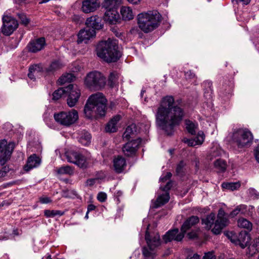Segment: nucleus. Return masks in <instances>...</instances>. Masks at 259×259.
<instances>
[{
	"label": "nucleus",
	"mask_w": 259,
	"mask_h": 259,
	"mask_svg": "<svg viewBox=\"0 0 259 259\" xmlns=\"http://www.w3.org/2000/svg\"><path fill=\"white\" fill-rule=\"evenodd\" d=\"M184 110L176 105L172 96L162 98L155 113L157 127L167 136L174 134L175 127L179 126L184 117Z\"/></svg>",
	"instance_id": "nucleus-1"
},
{
	"label": "nucleus",
	"mask_w": 259,
	"mask_h": 259,
	"mask_svg": "<svg viewBox=\"0 0 259 259\" xmlns=\"http://www.w3.org/2000/svg\"><path fill=\"white\" fill-rule=\"evenodd\" d=\"M107 100L104 95L100 92L92 94L87 100L84 108V113L88 119L105 116L106 111Z\"/></svg>",
	"instance_id": "nucleus-2"
},
{
	"label": "nucleus",
	"mask_w": 259,
	"mask_h": 259,
	"mask_svg": "<svg viewBox=\"0 0 259 259\" xmlns=\"http://www.w3.org/2000/svg\"><path fill=\"white\" fill-rule=\"evenodd\" d=\"M97 54L99 57L108 63L116 62L121 56L117 41L110 38L99 42L97 47Z\"/></svg>",
	"instance_id": "nucleus-3"
},
{
	"label": "nucleus",
	"mask_w": 259,
	"mask_h": 259,
	"mask_svg": "<svg viewBox=\"0 0 259 259\" xmlns=\"http://www.w3.org/2000/svg\"><path fill=\"white\" fill-rule=\"evenodd\" d=\"M139 27L145 33L150 32L160 25L161 16L157 11L141 13L137 16Z\"/></svg>",
	"instance_id": "nucleus-4"
},
{
	"label": "nucleus",
	"mask_w": 259,
	"mask_h": 259,
	"mask_svg": "<svg viewBox=\"0 0 259 259\" xmlns=\"http://www.w3.org/2000/svg\"><path fill=\"white\" fill-rule=\"evenodd\" d=\"M145 240L147 244L142 248V254L146 259H154L156 256V248L160 244V236L158 234L150 235L147 230Z\"/></svg>",
	"instance_id": "nucleus-5"
},
{
	"label": "nucleus",
	"mask_w": 259,
	"mask_h": 259,
	"mask_svg": "<svg viewBox=\"0 0 259 259\" xmlns=\"http://www.w3.org/2000/svg\"><path fill=\"white\" fill-rule=\"evenodd\" d=\"M85 83L91 90H100L106 84V78L101 73L95 71L88 74L85 79Z\"/></svg>",
	"instance_id": "nucleus-6"
},
{
	"label": "nucleus",
	"mask_w": 259,
	"mask_h": 259,
	"mask_svg": "<svg viewBox=\"0 0 259 259\" xmlns=\"http://www.w3.org/2000/svg\"><path fill=\"white\" fill-rule=\"evenodd\" d=\"M231 138L239 148H242L250 145L253 140V136L248 130L239 128L234 131Z\"/></svg>",
	"instance_id": "nucleus-7"
},
{
	"label": "nucleus",
	"mask_w": 259,
	"mask_h": 259,
	"mask_svg": "<svg viewBox=\"0 0 259 259\" xmlns=\"http://www.w3.org/2000/svg\"><path fill=\"white\" fill-rule=\"evenodd\" d=\"M56 121L59 124L69 126L75 123L78 118V112L74 109L66 112L62 111L54 114Z\"/></svg>",
	"instance_id": "nucleus-8"
},
{
	"label": "nucleus",
	"mask_w": 259,
	"mask_h": 259,
	"mask_svg": "<svg viewBox=\"0 0 259 259\" xmlns=\"http://www.w3.org/2000/svg\"><path fill=\"white\" fill-rule=\"evenodd\" d=\"M230 234L231 235L228 233L226 234L232 242L239 245L242 248L246 247L250 242V237L247 231H241L238 235L232 233H231Z\"/></svg>",
	"instance_id": "nucleus-9"
},
{
	"label": "nucleus",
	"mask_w": 259,
	"mask_h": 259,
	"mask_svg": "<svg viewBox=\"0 0 259 259\" xmlns=\"http://www.w3.org/2000/svg\"><path fill=\"white\" fill-rule=\"evenodd\" d=\"M14 147L15 144L13 142H10L8 144L5 140L0 141V163L1 165H4L10 158Z\"/></svg>",
	"instance_id": "nucleus-10"
},
{
	"label": "nucleus",
	"mask_w": 259,
	"mask_h": 259,
	"mask_svg": "<svg viewBox=\"0 0 259 259\" xmlns=\"http://www.w3.org/2000/svg\"><path fill=\"white\" fill-rule=\"evenodd\" d=\"M3 26L1 32L6 36H10L18 28L19 24L15 18L8 16L3 18Z\"/></svg>",
	"instance_id": "nucleus-11"
},
{
	"label": "nucleus",
	"mask_w": 259,
	"mask_h": 259,
	"mask_svg": "<svg viewBox=\"0 0 259 259\" xmlns=\"http://www.w3.org/2000/svg\"><path fill=\"white\" fill-rule=\"evenodd\" d=\"M66 94L68 95L67 103L70 107L75 105L80 96V91L77 85L70 84L66 87Z\"/></svg>",
	"instance_id": "nucleus-12"
},
{
	"label": "nucleus",
	"mask_w": 259,
	"mask_h": 259,
	"mask_svg": "<svg viewBox=\"0 0 259 259\" xmlns=\"http://www.w3.org/2000/svg\"><path fill=\"white\" fill-rule=\"evenodd\" d=\"M142 139L138 138L135 140L129 141L122 147V151L126 157H134L136 155L137 151L141 143Z\"/></svg>",
	"instance_id": "nucleus-13"
},
{
	"label": "nucleus",
	"mask_w": 259,
	"mask_h": 259,
	"mask_svg": "<svg viewBox=\"0 0 259 259\" xmlns=\"http://www.w3.org/2000/svg\"><path fill=\"white\" fill-rule=\"evenodd\" d=\"M224 211L220 209L218 214V219L214 223V226L211 230L212 232L215 235L220 234L222 229H223L228 224V219L224 217Z\"/></svg>",
	"instance_id": "nucleus-14"
},
{
	"label": "nucleus",
	"mask_w": 259,
	"mask_h": 259,
	"mask_svg": "<svg viewBox=\"0 0 259 259\" xmlns=\"http://www.w3.org/2000/svg\"><path fill=\"white\" fill-rule=\"evenodd\" d=\"M96 31L94 29L89 28L87 26L85 28L81 29L78 34L77 43L80 44L82 42L87 43L88 41L95 36Z\"/></svg>",
	"instance_id": "nucleus-15"
},
{
	"label": "nucleus",
	"mask_w": 259,
	"mask_h": 259,
	"mask_svg": "<svg viewBox=\"0 0 259 259\" xmlns=\"http://www.w3.org/2000/svg\"><path fill=\"white\" fill-rule=\"evenodd\" d=\"M184 237V235L181 232L179 233L178 229H174L168 231L163 236V240L165 243L172 240L177 241H181Z\"/></svg>",
	"instance_id": "nucleus-16"
},
{
	"label": "nucleus",
	"mask_w": 259,
	"mask_h": 259,
	"mask_svg": "<svg viewBox=\"0 0 259 259\" xmlns=\"http://www.w3.org/2000/svg\"><path fill=\"white\" fill-rule=\"evenodd\" d=\"M100 6L98 0H84L82 3L81 9L85 13L95 11Z\"/></svg>",
	"instance_id": "nucleus-17"
},
{
	"label": "nucleus",
	"mask_w": 259,
	"mask_h": 259,
	"mask_svg": "<svg viewBox=\"0 0 259 259\" xmlns=\"http://www.w3.org/2000/svg\"><path fill=\"white\" fill-rule=\"evenodd\" d=\"M85 25L95 31L99 30L102 28L103 24L102 23V19L97 15L91 16L87 18Z\"/></svg>",
	"instance_id": "nucleus-18"
},
{
	"label": "nucleus",
	"mask_w": 259,
	"mask_h": 259,
	"mask_svg": "<svg viewBox=\"0 0 259 259\" xmlns=\"http://www.w3.org/2000/svg\"><path fill=\"white\" fill-rule=\"evenodd\" d=\"M103 18L106 22L110 24H115L119 20V15L116 9L106 10Z\"/></svg>",
	"instance_id": "nucleus-19"
},
{
	"label": "nucleus",
	"mask_w": 259,
	"mask_h": 259,
	"mask_svg": "<svg viewBox=\"0 0 259 259\" xmlns=\"http://www.w3.org/2000/svg\"><path fill=\"white\" fill-rule=\"evenodd\" d=\"M46 45L44 37L39 38L35 40L31 41L28 46V50L32 53H36L41 50Z\"/></svg>",
	"instance_id": "nucleus-20"
},
{
	"label": "nucleus",
	"mask_w": 259,
	"mask_h": 259,
	"mask_svg": "<svg viewBox=\"0 0 259 259\" xmlns=\"http://www.w3.org/2000/svg\"><path fill=\"white\" fill-rule=\"evenodd\" d=\"M64 66V64L60 60H55L51 62L48 67H45V73L47 75L54 74Z\"/></svg>",
	"instance_id": "nucleus-21"
},
{
	"label": "nucleus",
	"mask_w": 259,
	"mask_h": 259,
	"mask_svg": "<svg viewBox=\"0 0 259 259\" xmlns=\"http://www.w3.org/2000/svg\"><path fill=\"white\" fill-rule=\"evenodd\" d=\"M40 163V158L36 154H33L28 158L27 163L24 166V169L25 171H28L30 169L39 166Z\"/></svg>",
	"instance_id": "nucleus-22"
},
{
	"label": "nucleus",
	"mask_w": 259,
	"mask_h": 259,
	"mask_svg": "<svg viewBox=\"0 0 259 259\" xmlns=\"http://www.w3.org/2000/svg\"><path fill=\"white\" fill-rule=\"evenodd\" d=\"M199 222V219L197 216L192 215L188 218L182 225L181 228V231L183 234L189 230L192 226H194Z\"/></svg>",
	"instance_id": "nucleus-23"
},
{
	"label": "nucleus",
	"mask_w": 259,
	"mask_h": 259,
	"mask_svg": "<svg viewBox=\"0 0 259 259\" xmlns=\"http://www.w3.org/2000/svg\"><path fill=\"white\" fill-rule=\"evenodd\" d=\"M126 166L125 159L122 156H118L113 160V166L116 173L120 174L123 171Z\"/></svg>",
	"instance_id": "nucleus-24"
},
{
	"label": "nucleus",
	"mask_w": 259,
	"mask_h": 259,
	"mask_svg": "<svg viewBox=\"0 0 259 259\" xmlns=\"http://www.w3.org/2000/svg\"><path fill=\"white\" fill-rule=\"evenodd\" d=\"M121 116L120 115H116L113 117L107 124L105 127L106 131L109 133H114L116 132L117 123L120 120Z\"/></svg>",
	"instance_id": "nucleus-25"
},
{
	"label": "nucleus",
	"mask_w": 259,
	"mask_h": 259,
	"mask_svg": "<svg viewBox=\"0 0 259 259\" xmlns=\"http://www.w3.org/2000/svg\"><path fill=\"white\" fill-rule=\"evenodd\" d=\"M75 159L74 164L78 165L79 167L84 168L88 166L85 157L78 153H74L72 155Z\"/></svg>",
	"instance_id": "nucleus-26"
},
{
	"label": "nucleus",
	"mask_w": 259,
	"mask_h": 259,
	"mask_svg": "<svg viewBox=\"0 0 259 259\" xmlns=\"http://www.w3.org/2000/svg\"><path fill=\"white\" fill-rule=\"evenodd\" d=\"M78 141L84 146H88L91 142V135L87 131H81L79 134Z\"/></svg>",
	"instance_id": "nucleus-27"
},
{
	"label": "nucleus",
	"mask_w": 259,
	"mask_h": 259,
	"mask_svg": "<svg viewBox=\"0 0 259 259\" xmlns=\"http://www.w3.org/2000/svg\"><path fill=\"white\" fill-rule=\"evenodd\" d=\"M170 198L169 193L166 192L159 196L154 203V207H159L168 202Z\"/></svg>",
	"instance_id": "nucleus-28"
},
{
	"label": "nucleus",
	"mask_w": 259,
	"mask_h": 259,
	"mask_svg": "<svg viewBox=\"0 0 259 259\" xmlns=\"http://www.w3.org/2000/svg\"><path fill=\"white\" fill-rule=\"evenodd\" d=\"M215 219V214L211 213L206 218L202 219V224L205 225L206 229L209 230L214 224Z\"/></svg>",
	"instance_id": "nucleus-29"
},
{
	"label": "nucleus",
	"mask_w": 259,
	"mask_h": 259,
	"mask_svg": "<svg viewBox=\"0 0 259 259\" xmlns=\"http://www.w3.org/2000/svg\"><path fill=\"white\" fill-rule=\"evenodd\" d=\"M120 13L122 19L124 20H130L134 18L132 10L130 7H122L120 9Z\"/></svg>",
	"instance_id": "nucleus-30"
},
{
	"label": "nucleus",
	"mask_w": 259,
	"mask_h": 259,
	"mask_svg": "<svg viewBox=\"0 0 259 259\" xmlns=\"http://www.w3.org/2000/svg\"><path fill=\"white\" fill-rule=\"evenodd\" d=\"M120 0H104L102 6L106 10L116 9L120 4Z\"/></svg>",
	"instance_id": "nucleus-31"
},
{
	"label": "nucleus",
	"mask_w": 259,
	"mask_h": 259,
	"mask_svg": "<svg viewBox=\"0 0 259 259\" xmlns=\"http://www.w3.org/2000/svg\"><path fill=\"white\" fill-rule=\"evenodd\" d=\"M238 226L247 229V231H250L252 229V223L246 219H239L237 222Z\"/></svg>",
	"instance_id": "nucleus-32"
},
{
	"label": "nucleus",
	"mask_w": 259,
	"mask_h": 259,
	"mask_svg": "<svg viewBox=\"0 0 259 259\" xmlns=\"http://www.w3.org/2000/svg\"><path fill=\"white\" fill-rule=\"evenodd\" d=\"M186 163L184 161L181 160L177 164L176 169V172L177 176L183 177L185 175Z\"/></svg>",
	"instance_id": "nucleus-33"
},
{
	"label": "nucleus",
	"mask_w": 259,
	"mask_h": 259,
	"mask_svg": "<svg viewBox=\"0 0 259 259\" xmlns=\"http://www.w3.org/2000/svg\"><path fill=\"white\" fill-rule=\"evenodd\" d=\"M186 128L188 132L192 135L196 134V130L197 128V124L190 121V120H185Z\"/></svg>",
	"instance_id": "nucleus-34"
},
{
	"label": "nucleus",
	"mask_w": 259,
	"mask_h": 259,
	"mask_svg": "<svg viewBox=\"0 0 259 259\" xmlns=\"http://www.w3.org/2000/svg\"><path fill=\"white\" fill-rule=\"evenodd\" d=\"M203 86L204 88V96L208 97L209 98L211 97V94H212V83L211 81L206 80L203 82Z\"/></svg>",
	"instance_id": "nucleus-35"
},
{
	"label": "nucleus",
	"mask_w": 259,
	"mask_h": 259,
	"mask_svg": "<svg viewBox=\"0 0 259 259\" xmlns=\"http://www.w3.org/2000/svg\"><path fill=\"white\" fill-rule=\"evenodd\" d=\"M135 128L136 125L135 124H131L128 126L123 134V136L124 138L127 140H130V138L132 137V136L134 134V132H136Z\"/></svg>",
	"instance_id": "nucleus-36"
},
{
	"label": "nucleus",
	"mask_w": 259,
	"mask_h": 259,
	"mask_svg": "<svg viewBox=\"0 0 259 259\" xmlns=\"http://www.w3.org/2000/svg\"><path fill=\"white\" fill-rule=\"evenodd\" d=\"M75 78V76L72 73H67L62 76L59 79V82L60 84H63L66 82H70L74 80Z\"/></svg>",
	"instance_id": "nucleus-37"
},
{
	"label": "nucleus",
	"mask_w": 259,
	"mask_h": 259,
	"mask_svg": "<svg viewBox=\"0 0 259 259\" xmlns=\"http://www.w3.org/2000/svg\"><path fill=\"white\" fill-rule=\"evenodd\" d=\"M29 70L33 71V73L37 75L38 73H45V67H43L41 64H34L29 67Z\"/></svg>",
	"instance_id": "nucleus-38"
},
{
	"label": "nucleus",
	"mask_w": 259,
	"mask_h": 259,
	"mask_svg": "<svg viewBox=\"0 0 259 259\" xmlns=\"http://www.w3.org/2000/svg\"><path fill=\"white\" fill-rule=\"evenodd\" d=\"M214 166L219 171H224L227 167L226 161L222 159H218L214 162Z\"/></svg>",
	"instance_id": "nucleus-39"
},
{
	"label": "nucleus",
	"mask_w": 259,
	"mask_h": 259,
	"mask_svg": "<svg viewBox=\"0 0 259 259\" xmlns=\"http://www.w3.org/2000/svg\"><path fill=\"white\" fill-rule=\"evenodd\" d=\"M240 184L239 182L236 183H223L222 184V187L223 188L228 189L231 191H234L238 189L240 187Z\"/></svg>",
	"instance_id": "nucleus-40"
},
{
	"label": "nucleus",
	"mask_w": 259,
	"mask_h": 259,
	"mask_svg": "<svg viewBox=\"0 0 259 259\" xmlns=\"http://www.w3.org/2000/svg\"><path fill=\"white\" fill-rule=\"evenodd\" d=\"M65 92H67V90H66V87L58 89L53 93L52 99L55 101L59 100L63 95L66 94Z\"/></svg>",
	"instance_id": "nucleus-41"
},
{
	"label": "nucleus",
	"mask_w": 259,
	"mask_h": 259,
	"mask_svg": "<svg viewBox=\"0 0 259 259\" xmlns=\"http://www.w3.org/2000/svg\"><path fill=\"white\" fill-rule=\"evenodd\" d=\"M57 172L59 175L68 174L71 175L73 174V169L71 166L67 165L60 167L57 169Z\"/></svg>",
	"instance_id": "nucleus-42"
},
{
	"label": "nucleus",
	"mask_w": 259,
	"mask_h": 259,
	"mask_svg": "<svg viewBox=\"0 0 259 259\" xmlns=\"http://www.w3.org/2000/svg\"><path fill=\"white\" fill-rule=\"evenodd\" d=\"M17 16L22 25L26 26L29 23L30 19L27 18L25 14L23 13H18L17 14Z\"/></svg>",
	"instance_id": "nucleus-43"
},
{
	"label": "nucleus",
	"mask_w": 259,
	"mask_h": 259,
	"mask_svg": "<svg viewBox=\"0 0 259 259\" xmlns=\"http://www.w3.org/2000/svg\"><path fill=\"white\" fill-rule=\"evenodd\" d=\"M205 135L203 132L199 131L196 137L193 139H195L196 145H201L204 140Z\"/></svg>",
	"instance_id": "nucleus-44"
},
{
	"label": "nucleus",
	"mask_w": 259,
	"mask_h": 259,
	"mask_svg": "<svg viewBox=\"0 0 259 259\" xmlns=\"http://www.w3.org/2000/svg\"><path fill=\"white\" fill-rule=\"evenodd\" d=\"M117 74L115 72L110 73L108 77V85L113 88L115 83Z\"/></svg>",
	"instance_id": "nucleus-45"
},
{
	"label": "nucleus",
	"mask_w": 259,
	"mask_h": 259,
	"mask_svg": "<svg viewBox=\"0 0 259 259\" xmlns=\"http://www.w3.org/2000/svg\"><path fill=\"white\" fill-rule=\"evenodd\" d=\"M105 177H106V176H105L103 174L102 176L101 177H98L97 178H94V179H88L86 181V183H87V185L92 186L95 184V183H96V181L97 180L103 179L105 178Z\"/></svg>",
	"instance_id": "nucleus-46"
},
{
	"label": "nucleus",
	"mask_w": 259,
	"mask_h": 259,
	"mask_svg": "<svg viewBox=\"0 0 259 259\" xmlns=\"http://www.w3.org/2000/svg\"><path fill=\"white\" fill-rule=\"evenodd\" d=\"M182 141L184 143L187 144L188 146H191V147H194L196 145L195 139H189L184 138L182 140Z\"/></svg>",
	"instance_id": "nucleus-47"
},
{
	"label": "nucleus",
	"mask_w": 259,
	"mask_h": 259,
	"mask_svg": "<svg viewBox=\"0 0 259 259\" xmlns=\"http://www.w3.org/2000/svg\"><path fill=\"white\" fill-rule=\"evenodd\" d=\"M185 77L187 79H191L196 77L195 74L191 70L185 72Z\"/></svg>",
	"instance_id": "nucleus-48"
},
{
	"label": "nucleus",
	"mask_w": 259,
	"mask_h": 259,
	"mask_svg": "<svg viewBox=\"0 0 259 259\" xmlns=\"http://www.w3.org/2000/svg\"><path fill=\"white\" fill-rule=\"evenodd\" d=\"M222 90L225 95L230 94L232 92V87L230 84L223 85Z\"/></svg>",
	"instance_id": "nucleus-49"
},
{
	"label": "nucleus",
	"mask_w": 259,
	"mask_h": 259,
	"mask_svg": "<svg viewBox=\"0 0 259 259\" xmlns=\"http://www.w3.org/2000/svg\"><path fill=\"white\" fill-rule=\"evenodd\" d=\"M97 199L101 202H103L107 199V194L103 192L98 193Z\"/></svg>",
	"instance_id": "nucleus-50"
},
{
	"label": "nucleus",
	"mask_w": 259,
	"mask_h": 259,
	"mask_svg": "<svg viewBox=\"0 0 259 259\" xmlns=\"http://www.w3.org/2000/svg\"><path fill=\"white\" fill-rule=\"evenodd\" d=\"M10 170V168L8 166H5L3 167L0 170V178H3L6 176L7 172Z\"/></svg>",
	"instance_id": "nucleus-51"
},
{
	"label": "nucleus",
	"mask_w": 259,
	"mask_h": 259,
	"mask_svg": "<svg viewBox=\"0 0 259 259\" xmlns=\"http://www.w3.org/2000/svg\"><path fill=\"white\" fill-rule=\"evenodd\" d=\"M44 214L47 218H53L55 216V210H45Z\"/></svg>",
	"instance_id": "nucleus-52"
},
{
	"label": "nucleus",
	"mask_w": 259,
	"mask_h": 259,
	"mask_svg": "<svg viewBox=\"0 0 259 259\" xmlns=\"http://www.w3.org/2000/svg\"><path fill=\"white\" fill-rule=\"evenodd\" d=\"M241 206H238L236 208H235L233 211H232L230 214V215L233 218L237 215L241 209Z\"/></svg>",
	"instance_id": "nucleus-53"
},
{
	"label": "nucleus",
	"mask_w": 259,
	"mask_h": 259,
	"mask_svg": "<svg viewBox=\"0 0 259 259\" xmlns=\"http://www.w3.org/2000/svg\"><path fill=\"white\" fill-rule=\"evenodd\" d=\"M74 153H76V152H72L71 153H69L67 154H66V158L67 159V161L69 162L74 163L75 159L73 158V156H72L73 154Z\"/></svg>",
	"instance_id": "nucleus-54"
},
{
	"label": "nucleus",
	"mask_w": 259,
	"mask_h": 259,
	"mask_svg": "<svg viewBox=\"0 0 259 259\" xmlns=\"http://www.w3.org/2000/svg\"><path fill=\"white\" fill-rule=\"evenodd\" d=\"M202 259H215V256L211 252L205 253Z\"/></svg>",
	"instance_id": "nucleus-55"
},
{
	"label": "nucleus",
	"mask_w": 259,
	"mask_h": 259,
	"mask_svg": "<svg viewBox=\"0 0 259 259\" xmlns=\"http://www.w3.org/2000/svg\"><path fill=\"white\" fill-rule=\"evenodd\" d=\"M252 247L256 251L259 250V237L256 238L254 240Z\"/></svg>",
	"instance_id": "nucleus-56"
},
{
	"label": "nucleus",
	"mask_w": 259,
	"mask_h": 259,
	"mask_svg": "<svg viewBox=\"0 0 259 259\" xmlns=\"http://www.w3.org/2000/svg\"><path fill=\"white\" fill-rule=\"evenodd\" d=\"M39 201L41 203H49L52 202L51 199L48 197H42L39 198Z\"/></svg>",
	"instance_id": "nucleus-57"
},
{
	"label": "nucleus",
	"mask_w": 259,
	"mask_h": 259,
	"mask_svg": "<svg viewBox=\"0 0 259 259\" xmlns=\"http://www.w3.org/2000/svg\"><path fill=\"white\" fill-rule=\"evenodd\" d=\"M171 186L172 182L171 181H169L167 183V184L164 187H161V189H162V191H166V192H167V191L170 189Z\"/></svg>",
	"instance_id": "nucleus-58"
},
{
	"label": "nucleus",
	"mask_w": 259,
	"mask_h": 259,
	"mask_svg": "<svg viewBox=\"0 0 259 259\" xmlns=\"http://www.w3.org/2000/svg\"><path fill=\"white\" fill-rule=\"evenodd\" d=\"M171 176L172 174L171 172H167L166 175L164 177L160 178V181L162 182H165L167 180H169L171 177Z\"/></svg>",
	"instance_id": "nucleus-59"
},
{
	"label": "nucleus",
	"mask_w": 259,
	"mask_h": 259,
	"mask_svg": "<svg viewBox=\"0 0 259 259\" xmlns=\"http://www.w3.org/2000/svg\"><path fill=\"white\" fill-rule=\"evenodd\" d=\"M251 0H232V3L235 2L236 4H238L240 2H242L244 5H248L250 2Z\"/></svg>",
	"instance_id": "nucleus-60"
},
{
	"label": "nucleus",
	"mask_w": 259,
	"mask_h": 259,
	"mask_svg": "<svg viewBox=\"0 0 259 259\" xmlns=\"http://www.w3.org/2000/svg\"><path fill=\"white\" fill-rule=\"evenodd\" d=\"M254 156L256 161L259 163V144L254 150Z\"/></svg>",
	"instance_id": "nucleus-61"
},
{
	"label": "nucleus",
	"mask_w": 259,
	"mask_h": 259,
	"mask_svg": "<svg viewBox=\"0 0 259 259\" xmlns=\"http://www.w3.org/2000/svg\"><path fill=\"white\" fill-rule=\"evenodd\" d=\"M188 236L190 239H194L197 237V235L195 232H191L188 234Z\"/></svg>",
	"instance_id": "nucleus-62"
},
{
	"label": "nucleus",
	"mask_w": 259,
	"mask_h": 259,
	"mask_svg": "<svg viewBox=\"0 0 259 259\" xmlns=\"http://www.w3.org/2000/svg\"><path fill=\"white\" fill-rule=\"evenodd\" d=\"M36 75H35V74L33 73V71H30L29 70V73H28V76L30 79H31L32 80H35V76Z\"/></svg>",
	"instance_id": "nucleus-63"
},
{
	"label": "nucleus",
	"mask_w": 259,
	"mask_h": 259,
	"mask_svg": "<svg viewBox=\"0 0 259 259\" xmlns=\"http://www.w3.org/2000/svg\"><path fill=\"white\" fill-rule=\"evenodd\" d=\"M186 259H200V255L195 253L192 256L189 255Z\"/></svg>",
	"instance_id": "nucleus-64"
}]
</instances>
